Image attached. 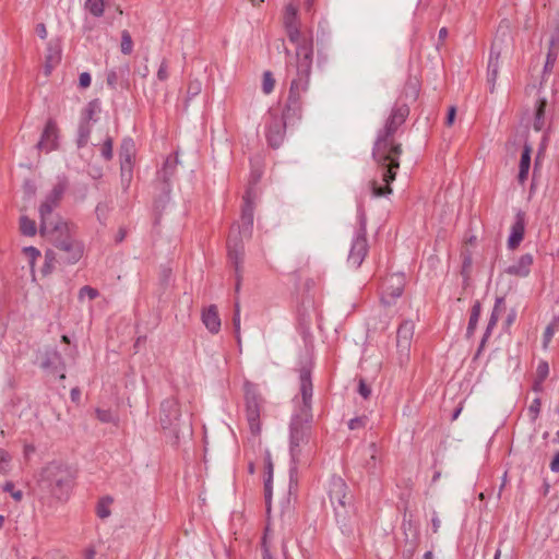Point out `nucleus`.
<instances>
[{"label": "nucleus", "mask_w": 559, "mask_h": 559, "mask_svg": "<svg viewBox=\"0 0 559 559\" xmlns=\"http://www.w3.org/2000/svg\"><path fill=\"white\" fill-rule=\"evenodd\" d=\"M515 318H516V311H515L514 309H512V310L509 312V314H508V317H507V319H506V324H507L508 326H510V325L514 322Z\"/></svg>", "instance_id": "e2e57ef3"}, {"label": "nucleus", "mask_w": 559, "mask_h": 559, "mask_svg": "<svg viewBox=\"0 0 559 559\" xmlns=\"http://www.w3.org/2000/svg\"><path fill=\"white\" fill-rule=\"evenodd\" d=\"M168 78V64L166 59H163L157 71V79L159 81H166Z\"/></svg>", "instance_id": "de8ad7c7"}, {"label": "nucleus", "mask_w": 559, "mask_h": 559, "mask_svg": "<svg viewBox=\"0 0 559 559\" xmlns=\"http://www.w3.org/2000/svg\"><path fill=\"white\" fill-rule=\"evenodd\" d=\"M74 474L71 468L58 462H51L40 473L39 483L58 500L67 499L72 487Z\"/></svg>", "instance_id": "39448f33"}, {"label": "nucleus", "mask_w": 559, "mask_h": 559, "mask_svg": "<svg viewBox=\"0 0 559 559\" xmlns=\"http://www.w3.org/2000/svg\"><path fill=\"white\" fill-rule=\"evenodd\" d=\"M298 9L296 5L289 3L286 5L283 16V24L288 36V39L300 47L307 40H313L311 35H306L300 32V24L297 16Z\"/></svg>", "instance_id": "9d476101"}, {"label": "nucleus", "mask_w": 559, "mask_h": 559, "mask_svg": "<svg viewBox=\"0 0 559 559\" xmlns=\"http://www.w3.org/2000/svg\"><path fill=\"white\" fill-rule=\"evenodd\" d=\"M263 559H272L269 548L266 547L265 539L263 540Z\"/></svg>", "instance_id": "69168bd1"}, {"label": "nucleus", "mask_w": 559, "mask_h": 559, "mask_svg": "<svg viewBox=\"0 0 559 559\" xmlns=\"http://www.w3.org/2000/svg\"><path fill=\"white\" fill-rule=\"evenodd\" d=\"M550 469L554 473H559V452H557L550 462Z\"/></svg>", "instance_id": "bf43d9fd"}, {"label": "nucleus", "mask_w": 559, "mask_h": 559, "mask_svg": "<svg viewBox=\"0 0 559 559\" xmlns=\"http://www.w3.org/2000/svg\"><path fill=\"white\" fill-rule=\"evenodd\" d=\"M409 114L407 106L395 107L383 130L378 134L377 141L372 150V156L378 164L382 183L372 180L371 192L373 197H385L392 193L390 183L395 179L396 170L400 168V156L402 154L401 145L395 143L393 134L399 127L405 121Z\"/></svg>", "instance_id": "f257e3e1"}, {"label": "nucleus", "mask_w": 559, "mask_h": 559, "mask_svg": "<svg viewBox=\"0 0 559 559\" xmlns=\"http://www.w3.org/2000/svg\"><path fill=\"white\" fill-rule=\"evenodd\" d=\"M531 153L532 147L528 144H525L524 150L521 155L520 165H519V175L518 180L521 185H523L528 176L530 167H531Z\"/></svg>", "instance_id": "5701e85b"}, {"label": "nucleus", "mask_w": 559, "mask_h": 559, "mask_svg": "<svg viewBox=\"0 0 559 559\" xmlns=\"http://www.w3.org/2000/svg\"><path fill=\"white\" fill-rule=\"evenodd\" d=\"M60 60V52L57 49H53L49 47V53L46 57V64H45V73L46 75H49L51 73L52 68L56 63H58Z\"/></svg>", "instance_id": "2f4dec72"}, {"label": "nucleus", "mask_w": 559, "mask_h": 559, "mask_svg": "<svg viewBox=\"0 0 559 559\" xmlns=\"http://www.w3.org/2000/svg\"><path fill=\"white\" fill-rule=\"evenodd\" d=\"M79 84L82 88H86L91 85V75L87 72H83L80 74Z\"/></svg>", "instance_id": "6e6d98bb"}, {"label": "nucleus", "mask_w": 559, "mask_h": 559, "mask_svg": "<svg viewBox=\"0 0 559 559\" xmlns=\"http://www.w3.org/2000/svg\"><path fill=\"white\" fill-rule=\"evenodd\" d=\"M129 73V66L124 64L123 67H120L118 70H110L107 73L106 82L108 86L111 88H116L119 84L122 85L126 81L124 78Z\"/></svg>", "instance_id": "393cba45"}, {"label": "nucleus", "mask_w": 559, "mask_h": 559, "mask_svg": "<svg viewBox=\"0 0 559 559\" xmlns=\"http://www.w3.org/2000/svg\"><path fill=\"white\" fill-rule=\"evenodd\" d=\"M36 33L38 34V36H39L40 38H43V39H44V38H46V36H47V29H46L45 24H38V25L36 26Z\"/></svg>", "instance_id": "052dcab7"}, {"label": "nucleus", "mask_w": 559, "mask_h": 559, "mask_svg": "<svg viewBox=\"0 0 559 559\" xmlns=\"http://www.w3.org/2000/svg\"><path fill=\"white\" fill-rule=\"evenodd\" d=\"M274 86H275V80L273 78V74L272 72L270 71H265L263 73V79H262V91L264 94L269 95L273 92L274 90Z\"/></svg>", "instance_id": "f704fd0d"}, {"label": "nucleus", "mask_w": 559, "mask_h": 559, "mask_svg": "<svg viewBox=\"0 0 559 559\" xmlns=\"http://www.w3.org/2000/svg\"><path fill=\"white\" fill-rule=\"evenodd\" d=\"M96 551L93 547H88L84 550L83 559H94Z\"/></svg>", "instance_id": "680f3d73"}, {"label": "nucleus", "mask_w": 559, "mask_h": 559, "mask_svg": "<svg viewBox=\"0 0 559 559\" xmlns=\"http://www.w3.org/2000/svg\"><path fill=\"white\" fill-rule=\"evenodd\" d=\"M404 276L402 274H392L385 280L382 286L381 302L384 306H391L401 297L404 288Z\"/></svg>", "instance_id": "dca6fc26"}, {"label": "nucleus", "mask_w": 559, "mask_h": 559, "mask_svg": "<svg viewBox=\"0 0 559 559\" xmlns=\"http://www.w3.org/2000/svg\"><path fill=\"white\" fill-rule=\"evenodd\" d=\"M99 296V293L96 288L91 286H83L79 292V299L82 300L84 297L93 300Z\"/></svg>", "instance_id": "58836bf2"}, {"label": "nucleus", "mask_w": 559, "mask_h": 559, "mask_svg": "<svg viewBox=\"0 0 559 559\" xmlns=\"http://www.w3.org/2000/svg\"><path fill=\"white\" fill-rule=\"evenodd\" d=\"M472 266V259L471 257H466L463 261V266H462V274L467 277L468 276V271Z\"/></svg>", "instance_id": "13d9d810"}, {"label": "nucleus", "mask_w": 559, "mask_h": 559, "mask_svg": "<svg viewBox=\"0 0 559 559\" xmlns=\"http://www.w3.org/2000/svg\"><path fill=\"white\" fill-rule=\"evenodd\" d=\"M358 392L364 399H368L371 394V389L362 379L359 380Z\"/></svg>", "instance_id": "603ef678"}, {"label": "nucleus", "mask_w": 559, "mask_h": 559, "mask_svg": "<svg viewBox=\"0 0 559 559\" xmlns=\"http://www.w3.org/2000/svg\"><path fill=\"white\" fill-rule=\"evenodd\" d=\"M40 234L47 237L55 247V250L49 249L45 252V264L41 270L44 274L51 273L57 263L74 264L82 258L84 247L74 238L67 222H59L56 230Z\"/></svg>", "instance_id": "7ed1b4c3"}, {"label": "nucleus", "mask_w": 559, "mask_h": 559, "mask_svg": "<svg viewBox=\"0 0 559 559\" xmlns=\"http://www.w3.org/2000/svg\"><path fill=\"white\" fill-rule=\"evenodd\" d=\"M60 360V355L58 354V352L53 350L51 353V358H47L46 360H44L41 362V366L44 368H49L51 367L52 365H55L56 361Z\"/></svg>", "instance_id": "5fc2aeb1"}, {"label": "nucleus", "mask_w": 559, "mask_h": 559, "mask_svg": "<svg viewBox=\"0 0 559 559\" xmlns=\"http://www.w3.org/2000/svg\"><path fill=\"white\" fill-rule=\"evenodd\" d=\"M120 49L123 55H130L133 50V41L131 35L126 29L121 32Z\"/></svg>", "instance_id": "72a5a7b5"}, {"label": "nucleus", "mask_w": 559, "mask_h": 559, "mask_svg": "<svg viewBox=\"0 0 559 559\" xmlns=\"http://www.w3.org/2000/svg\"><path fill=\"white\" fill-rule=\"evenodd\" d=\"M267 468H269V477L266 478V480L264 483V491H265V501L267 504V510H270V503H271V498H272V474H273V466H272L271 462H269Z\"/></svg>", "instance_id": "c9c22d12"}, {"label": "nucleus", "mask_w": 559, "mask_h": 559, "mask_svg": "<svg viewBox=\"0 0 559 559\" xmlns=\"http://www.w3.org/2000/svg\"><path fill=\"white\" fill-rule=\"evenodd\" d=\"M367 418L366 417H356L349 420L348 428L350 430L358 429L360 427H364L366 424Z\"/></svg>", "instance_id": "8fccbe9b"}, {"label": "nucleus", "mask_w": 559, "mask_h": 559, "mask_svg": "<svg viewBox=\"0 0 559 559\" xmlns=\"http://www.w3.org/2000/svg\"><path fill=\"white\" fill-rule=\"evenodd\" d=\"M202 322L211 333L219 332L222 323L215 305H211L202 311Z\"/></svg>", "instance_id": "aec40b11"}, {"label": "nucleus", "mask_w": 559, "mask_h": 559, "mask_svg": "<svg viewBox=\"0 0 559 559\" xmlns=\"http://www.w3.org/2000/svg\"><path fill=\"white\" fill-rule=\"evenodd\" d=\"M3 490L5 492H9L15 501H20L22 499V497H23L22 491L21 490H16L14 484L11 483V481H7L4 484Z\"/></svg>", "instance_id": "79ce46f5"}, {"label": "nucleus", "mask_w": 559, "mask_h": 559, "mask_svg": "<svg viewBox=\"0 0 559 559\" xmlns=\"http://www.w3.org/2000/svg\"><path fill=\"white\" fill-rule=\"evenodd\" d=\"M100 153L102 156L107 160L112 158V139L109 135H106L100 147Z\"/></svg>", "instance_id": "e433bc0d"}, {"label": "nucleus", "mask_w": 559, "mask_h": 559, "mask_svg": "<svg viewBox=\"0 0 559 559\" xmlns=\"http://www.w3.org/2000/svg\"><path fill=\"white\" fill-rule=\"evenodd\" d=\"M431 524H432L433 533H437L439 531V527L441 524V522L437 515L431 519Z\"/></svg>", "instance_id": "0e129e2a"}, {"label": "nucleus", "mask_w": 559, "mask_h": 559, "mask_svg": "<svg viewBox=\"0 0 559 559\" xmlns=\"http://www.w3.org/2000/svg\"><path fill=\"white\" fill-rule=\"evenodd\" d=\"M138 73H139L142 78H146V76L148 75V73H150V70H148L147 66H144V68H143V69H140V70L138 71Z\"/></svg>", "instance_id": "774afa93"}, {"label": "nucleus", "mask_w": 559, "mask_h": 559, "mask_svg": "<svg viewBox=\"0 0 559 559\" xmlns=\"http://www.w3.org/2000/svg\"><path fill=\"white\" fill-rule=\"evenodd\" d=\"M499 57L500 51L495 50V46L490 50L489 61H488V69H487V81L490 86V91L493 92L495 84L499 74Z\"/></svg>", "instance_id": "4be33fe9"}, {"label": "nucleus", "mask_w": 559, "mask_h": 559, "mask_svg": "<svg viewBox=\"0 0 559 559\" xmlns=\"http://www.w3.org/2000/svg\"><path fill=\"white\" fill-rule=\"evenodd\" d=\"M119 156L121 182L124 188H128L133 173L134 142L132 139H124L122 141Z\"/></svg>", "instance_id": "ddd939ff"}, {"label": "nucleus", "mask_w": 559, "mask_h": 559, "mask_svg": "<svg viewBox=\"0 0 559 559\" xmlns=\"http://www.w3.org/2000/svg\"><path fill=\"white\" fill-rule=\"evenodd\" d=\"M313 61V40H307L296 47L294 60L287 63V74L290 78L287 111L299 115L301 110V96L310 87V76Z\"/></svg>", "instance_id": "f03ea898"}, {"label": "nucleus", "mask_w": 559, "mask_h": 559, "mask_svg": "<svg viewBox=\"0 0 559 559\" xmlns=\"http://www.w3.org/2000/svg\"><path fill=\"white\" fill-rule=\"evenodd\" d=\"M532 263L533 257L531 254H524L516 262L509 265L506 272L510 275L525 277L530 273V267Z\"/></svg>", "instance_id": "412c9836"}, {"label": "nucleus", "mask_w": 559, "mask_h": 559, "mask_svg": "<svg viewBox=\"0 0 559 559\" xmlns=\"http://www.w3.org/2000/svg\"><path fill=\"white\" fill-rule=\"evenodd\" d=\"M300 393H301V401L302 406L300 408V414L306 417H311L310 409H311V397H312V382H311V376L310 371L308 369H301L300 370Z\"/></svg>", "instance_id": "a211bd4d"}, {"label": "nucleus", "mask_w": 559, "mask_h": 559, "mask_svg": "<svg viewBox=\"0 0 559 559\" xmlns=\"http://www.w3.org/2000/svg\"><path fill=\"white\" fill-rule=\"evenodd\" d=\"M524 236V222L521 215H518L516 222L512 226L511 235L508 243L510 248H515L520 245Z\"/></svg>", "instance_id": "a878e982"}, {"label": "nucleus", "mask_w": 559, "mask_h": 559, "mask_svg": "<svg viewBox=\"0 0 559 559\" xmlns=\"http://www.w3.org/2000/svg\"><path fill=\"white\" fill-rule=\"evenodd\" d=\"M531 412H535L536 414L539 411V400H535L534 403L530 407Z\"/></svg>", "instance_id": "338daca9"}, {"label": "nucleus", "mask_w": 559, "mask_h": 559, "mask_svg": "<svg viewBox=\"0 0 559 559\" xmlns=\"http://www.w3.org/2000/svg\"><path fill=\"white\" fill-rule=\"evenodd\" d=\"M549 373V365L547 361H540L536 369V376L539 383H542Z\"/></svg>", "instance_id": "a19ab883"}, {"label": "nucleus", "mask_w": 559, "mask_h": 559, "mask_svg": "<svg viewBox=\"0 0 559 559\" xmlns=\"http://www.w3.org/2000/svg\"><path fill=\"white\" fill-rule=\"evenodd\" d=\"M180 415L179 403L176 399L169 397L162 402L159 421L163 429L176 431Z\"/></svg>", "instance_id": "2eb2a0df"}, {"label": "nucleus", "mask_w": 559, "mask_h": 559, "mask_svg": "<svg viewBox=\"0 0 559 559\" xmlns=\"http://www.w3.org/2000/svg\"><path fill=\"white\" fill-rule=\"evenodd\" d=\"M11 462L9 452L0 448V474H7Z\"/></svg>", "instance_id": "4c0bfd02"}, {"label": "nucleus", "mask_w": 559, "mask_h": 559, "mask_svg": "<svg viewBox=\"0 0 559 559\" xmlns=\"http://www.w3.org/2000/svg\"><path fill=\"white\" fill-rule=\"evenodd\" d=\"M246 414L247 420L252 433L258 435L261 431L260 413L262 399L252 383H245Z\"/></svg>", "instance_id": "6e6552de"}, {"label": "nucleus", "mask_w": 559, "mask_h": 559, "mask_svg": "<svg viewBox=\"0 0 559 559\" xmlns=\"http://www.w3.org/2000/svg\"><path fill=\"white\" fill-rule=\"evenodd\" d=\"M367 451L369 457L366 460L364 466L370 474H376L381 464L380 450L377 444L372 442L368 445Z\"/></svg>", "instance_id": "b1692460"}, {"label": "nucleus", "mask_w": 559, "mask_h": 559, "mask_svg": "<svg viewBox=\"0 0 559 559\" xmlns=\"http://www.w3.org/2000/svg\"><path fill=\"white\" fill-rule=\"evenodd\" d=\"M359 229L353 239L347 258V264L353 269H357L361 265L368 252V242L366 238V218L364 214H361L359 217Z\"/></svg>", "instance_id": "1a4fd4ad"}, {"label": "nucleus", "mask_w": 559, "mask_h": 559, "mask_svg": "<svg viewBox=\"0 0 559 559\" xmlns=\"http://www.w3.org/2000/svg\"><path fill=\"white\" fill-rule=\"evenodd\" d=\"M24 252L29 258L31 265L34 266V261L36 260V258H38L40 255L39 250L36 249L35 247H26L24 249Z\"/></svg>", "instance_id": "3c124183"}, {"label": "nucleus", "mask_w": 559, "mask_h": 559, "mask_svg": "<svg viewBox=\"0 0 559 559\" xmlns=\"http://www.w3.org/2000/svg\"><path fill=\"white\" fill-rule=\"evenodd\" d=\"M85 9L94 16H102L104 14L105 3L103 0H86Z\"/></svg>", "instance_id": "7c9ffc66"}, {"label": "nucleus", "mask_w": 559, "mask_h": 559, "mask_svg": "<svg viewBox=\"0 0 559 559\" xmlns=\"http://www.w3.org/2000/svg\"><path fill=\"white\" fill-rule=\"evenodd\" d=\"M309 419L310 417L302 415H295L292 419L289 433V452L294 464L299 462L304 449L309 443Z\"/></svg>", "instance_id": "423d86ee"}, {"label": "nucleus", "mask_w": 559, "mask_h": 559, "mask_svg": "<svg viewBox=\"0 0 559 559\" xmlns=\"http://www.w3.org/2000/svg\"><path fill=\"white\" fill-rule=\"evenodd\" d=\"M99 112L100 105L96 99L90 102L82 110L76 141L79 147L85 146L87 144L91 134V122L96 121L95 116Z\"/></svg>", "instance_id": "f8f14e48"}, {"label": "nucleus", "mask_w": 559, "mask_h": 559, "mask_svg": "<svg viewBox=\"0 0 559 559\" xmlns=\"http://www.w3.org/2000/svg\"><path fill=\"white\" fill-rule=\"evenodd\" d=\"M547 105L546 99L540 98L536 103L535 117L533 127L536 131H540L545 126V107Z\"/></svg>", "instance_id": "bb28decb"}, {"label": "nucleus", "mask_w": 559, "mask_h": 559, "mask_svg": "<svg viewBox=\"0 0 559 559\" xmlns=\"http://www.w3.org/2000/svg\"><path fill=\"white\" fill-rule=\"evenodd\" d=\"M96 417L99 421L105 424H117L118 418L117 415L111 409H102L97 408L95 411Z\"/></svg>", "instance_id": "473e14b6"}, {"label": "nucleus", "mask_w": 559, "mask_h": 559, "mask_svg": "<svg viewBox=\"0 0 559 559\" xmlns=\"http://www.w3.org/2000/svg\"><path fill=\"white\" fill-rule=\"evenodd\" d=\"M293 116H295L293 111H287L286 107L283 112V116H278L273 111H269V120L266 123V139L272 147H278L282 144L285 135L286 119Z\"/></svg>", "instance_id": "9b49d317"}, {"label": "nucleus", "mask_w": 559, "mask_h": 559, "mask_svg": "<svg viewBox=\"0 0 559 559\" xmlns=\"http://www.w3.org/2000/svg\"><path fill=\"white\" fill-rule=\"evenodd\" d=\"M233 324H234L235 337H236V341H237L238 346L240 347V346H241V335H240V324H241V323H240V313H234Z\"/></svg>", "instance_id": "c03bdc74"}, {"label": "nucleus", "mask_w": 559, "mask_h": 559, "mask_svg": "<svg viewBox=\"0 0 559 559\" xmlns=\"http://www.w3.org/2000/svg\"><path fill=\"white\" fill-rule=\"evenodd\" d=\"M555 321L556 319L547 325V328L545 329V332H544V340H543V347L544 348H547L555 332H556V324H555Z\"/></svg>", "instance_id": "ea45409f"}, {"label": "nucleus", "mask_w": 559, "mask_h": 559, "mask_svg": "<svg viewBox=\"0 0 559 559\" xmlns=\"http://www.w3.org/2000/svg\"><path fill=\"white\" fill-rule=\"evenodd\" d=\"M557 56H558V52H556L555 50L548 51L546 63H545V67H544L545 71H551V69L554 68L555 62L557 60Z\"/></svg>", "instance_id": "09e8293b"}, {"label": "nucleus", "mask_w": 559, "mask_h": 559, "mask_svg": "<svg viewBox=\"0 0 559 559\" xmlns=\"http://www.w3.org/2000/svg\"><path fill=\"white\" fill-rule=\"evenodd\" d=\"M455 115H456V108L454 106H451L449 108V111H448V116H447V124L448 126H452L453 122H454V119H455Z\"/></svg>", "instance_id": "4d7b16f0"}, {"label": "nucleus", "mask_w": 559, "mask_h": 559, "mask_svg": "<svg viewBox=\"0 0 559 559\" xmlns=\"http://www.w3.org/2000/svg\"><path fill=\"white\" fill-rule=\"evenodd\" d=\"M201 90H202V84L200 81H198V80L191 81L188 85V96L194 97L201 93Z\"/></svg>", "instance_id": "a18cd8bd"}, {"label": "nucleus", "mask_w": 559, "mask_h": 559, "mask_svg": "<svg viewBox=\"0 0 559 559\" xmlns=\"http://www.w3.org/2000/svg\"><path fill=\"white\" fill-rule=\"evenodd\" d=\"M111 501V499H107L106 501L103 500L98 503L97 506V515L100 518V519H106L110 515V510H109V502Z\"/></svg>", "instance_id": "37998d69"}, {"label": "nucleus", "mask_w": 559, "mask_h": 559, "mask_svg": "<svg viewBox=\"0 0 559 559\" xmlns=\"http://www.w3.org/2000/svg\"><path fill=\"white\" fill-rule=\"evenodd\" d=\"M63 192V185L59 183L55 186L50 193L46 197L45 201L39 206L40 233L56 230L57 225H59V222H63L59 217H52V211L59 205Z\"/></svg>", "instance_id": "0eeeda50"}, {"label": "nucleus", "mask_w": 559, "mask_h": 559, "mask_svg": "<svg viewBox=\"0 0 559 559\" xmlns=\"http://www.w3.org/2000/svg\"><path fill=\"white\" fill-rule=\"evenodd\" d=\"M415 324L411 320L404 321L397 329L396 346L401 356L408 358Z\"/></svg>", "instance_id": "f3484780"}, {"label": "nucleus", "mask_w": 559, "mask_h": 559, "mask_svg": "<svg viewBox=\"0 0 559 559\" xmlns=\"http://www.w3.org/2000/svg\"><path fill=\"white\" fill-rule=\"evenodd\" d=\"M480 311H481V306H480V302L479 301H476L473 307H472V312H471V317H469V321H468V326H467V334L471 335L474 333L476 326H477V322H478V319H479V316H480Z\"/></svg>", "instance_id": "c756f323"}, {"label": "nucleus", "mask_w": 559, "mask_h": 559, "mask_svg": "<svg viewBox=\"0 0 559 559\" xmlns=\"http://www.w3.org/2000/svg\"><path fill=\"white\" fill-rule=\"evenodd\" d=\"M329 495L337 512L338 507L346 509L347 506L352 504L353 496L349 493L346 483L340 476H333L331 478Z\"/></svg>", "instance_id": "4468645a"}, {"label": "nucleus", "mask_w": 559, "mask_h": 559, "mask_svg": "<svg viewBox=\"0 0 559 559\" xmlns=\"http://www.w3.org/2000/svg\"><path fill=\"white\" fill-rule=\"evenodd\" d=\"M555 50L559 51V26L556 28L555 33L551 35L549 40V49L548 51Z\"/></svg>", "instance_id": "49530a36"}, {"label": "nucleus", "mask_w": 559, "mask_h": 559, "mask_svg": "<svg viewBox=\"0 0 559 559\" xmlns=\"http://www.w3.org/2000/svg\"><path fill=\"white\" fill-rule=\"evenodd\" d=\"M254 199L255 193L252 188H249L243 195L240 223L231 228L227 240L228 257L234 263L237 273L243 255L242 239L250 238L252 233Z\"/></svg>", "instance_id": "20e7f679"}, {"label": "nucleus", "mask_w": 559, "mask_h": 559, "mask_svg": "<svg viewBox=\"0 0 559 559\" xmlns=\"http://www.w3.org/2000/svg\"><path fill=\"white\" fill-rule=\"evenodd\" d=\"M58 128L57 123L49 119L46 123V127L43 131L41 138L37 143L36 147L39 151H45L46 153L56 150L58 146Z\"/></svg>", "instance_id": "6ab92c4d"}, {"label": "nucleus", "mask_w": 559, "mask_h": 559, "mask_svg": "<svg viewBox=\"0 0 559 559\" xmlns=\"http://www.w3.org/2000/svg\"><path fill=\"white\" fill-rule=\"evenodd\" d=\"M502 304H503V298L500 297V298L496 299V304H495V307L492 309L489 322L487 324V329H486V333H485L484 338H483V343L486 341V338L489 336L492 328L496 325V323H497V321L499 319L500 312H501Z\"/></svg>", "instance_id": "cd10ccee"}, {"label": "nucleus", "mask_w": 559, "mask_h": 559, "mask_svg": "<svg viewBox=\"0 0 559 559\" xmlns=\"http://www.w3.org/2000/svg\"><path fill=\"white\" fill-rule=\"evenodd\" d=\"M24 193L29 199H32L35 195V193H36V186H35V183L33 181L26 180L24 182Z\"/></svg>", "instance_id": "864d4df0"}, {"label": "nucleus", "mask_w": 559, "mask_h": 559, "mask_svg": "<svg viewBox=\"0 0 559 559\" xmlns=\"http://www.w3.org/2000/svg\"><path fill=\"white\" fill-rule=\"evenodd\" d=\"M20 230L25 236H34L36 234L35 221L28 218L26 215L20 217Z\"/></svg>", "instance_id": "c85d7f7f"}]
</instances>
